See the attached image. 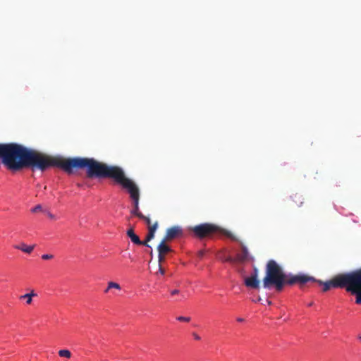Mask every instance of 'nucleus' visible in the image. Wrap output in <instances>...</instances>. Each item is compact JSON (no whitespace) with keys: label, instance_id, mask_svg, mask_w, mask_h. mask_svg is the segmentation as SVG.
<instances>
[{"label":"nucleus","instance_id":"7ed1b4c3","mask_svg":"<svg viewBox=\"0 0 361 361\" xmlns=\"http://www.w3.org/2000/svg\"><path fill=\"white\" fill-rule=\"evenodd\" d=\"M323 286L322 290L328 291L330 288H345L351 295L355 296V303L361 305V268L356 270L335 276L331 281L323 283L316 281Z\"/></svg>","mask_w":361,"mask_h":361},{"label":"nucleus","instance_id":"f3484780","mask_svg":"<svg viewBox=\"0 0 361 361\" xmlns=\"http://www.w3.org/2000/svg\"><path fill=\"white\" fill-rule=\"evenodd\" d=\"M225 262H230V263H235L237 262V257H232L231 256H228L224 259Z\"/></svg>","mask_w":361,"mask_h":361},{"label":"nucleus","instance_id":"4be33fe9","mask_svg":"<svg viewBox=\"0 0 361 361\" xmlns=\"http://www.w3.org/2000/svg\"><path fill=\"white\" fill-rule=\"evenodd\" d=\"M43 212L47 214V215L51 219H55V216L52 214L48 210H43Z\"/></svg>","mask_w":361,"mask_h":361},{"label":"nucleus","instance_id":"a878e982","mask_svg":"<svg viewBox=\"0 0 361 361\" xmlns=\"http://www.w3.org/2000/svg\"><path fill=\"white\" fill-rule=\"evenodd\" d=\"M159 272L161 274H162V275H164V273H165V271H164V269H163V267H161V265H159Z\"/></svg>","mask_w":361,"mask_h":361},{"label":"nucleus","instance_id":"6e6552de","mask_svg":"<svg viewBox=\"0 0 361 361\" xmlns=\"http://www.w3.org/2000/svg\"><path fill=\"white\" fill-rule=\"evenodd\" d=\"M35 246V245H27L26 244L22 243L19 245H15V248L20 250L25 253L30 254L33 251Z\"/></svg>","mask_w":361,"mask_h":361},{"label":"nucleus","instance_id":"ddd939ff","mask_svg":"<svg viewBox=\"0 0 361 361\" xmlns=\"http://www.w3.org/2000/svg\"><path fill=\"white\" fill-rule=\"evenodd\" d=\"M59 355L61 357H66L69 359L71 357V353L68 350L63 349L59 351Z\"/></svg>","mask_w":361,"mask_h":361},{"label":"nucleus","instance_id":"9d476101","mask_svg":"<svg viewBox=\"0 0 361 361\" xmlns=\"http://www.w3.org/2000/svg\"><path fill=\"white\" fill-rule=\"evenodd\" d=\"M127 235L130 238L131 241L137 245L141 243V240H140V238L135 233L134 230L133 228H130L127 231L126 233Z\"/></svg>","mask_w":361,"mask_h":361},{"label":"nucleus","instance_id":"393cba45","mask_svg":"<svg viewBox=\"0 0 361 361\" xmlns=\"http://www.w3.org/2000/svg\"><path fill=\"white\" fill-rule=\"evenodd\" d=\"M192 336H193L194 338L197 341H200L201 339L200 336L195 332L192 333Z\"/></svg>","mask_w":361,"mask_h":361},{"label":"nucleus","instance_id":"423d86ee","mask_svg":"<svg viewBox=\"0 0 361 361\" xmlns=\"http://www.w3.org/2000/svg\"><path fill=\"white\" fill-rule=\"evenodd\" d=\"M245 285L251 288L257 289L259 288V281L258 280V275L252 274L249 277L245 279Z\"/></svg>","mask_w":361,"mask_h":361},{"label":"nucleus","instance_id":"1a4fd4ad","mask_svg":"<svg viewBox=\"0 0 361 361\" xmlns=\"http://www.w3.org/2000/svg\"><path fill=\"white\" fill-rule=\"evenodd\" d=\"M238 262H244L248 259V251L245 246L242 245V251L236 255Z\"/></svg>","mask_w":361,"mask_h":361},{"label":"nucleus","instance_id":"6ab92c4d","mask_svg":"<svg viewBox=\"0 0 361 361\" xmlns=\"http://www.w3.org/2000/svg\"><path fill=\"white\" fill-rule=\"evenodd\" d=\"M165 256H166V255H161V254H158V262H159V265H161V263L164 262V260H165Z\"/></svg>","mask_w":361,"mask_h":361},{"label":"nucleus","instance_id":"c85d7f7f","mask_svg":"<svg viewBox=\"0 0 361 361\" xmlns=\"http://www.w3.org/2000/svg\"><path fill=\"white\" fill-rule=\"evenodd\" d=\"M253 274H256L258 275V271H257V269L256 268L254 269Z\"/></svg>","mask_w":361,"mask_h":361},{"label":"nucleus","instance_id":"cd10ccee","mask_svg":"<svg viewBox=\"0 0 361 361\" xmlns=\"http://www.w3.org/2000/svg\"><path fill=\"white\" fill-rule=\"evenodd\" d=\"M237 321L238 322H244V319L241 318V317H238V318H237Z\"/></svg>","mask_w":361,"mask_h":361},{"label":"nucleus","instance_id":"9b49d317","mask_svg":"<svg viewBox=\"0 0 361 361\" xmlns=\"http://www.w3.org/2000/svg\"><path fill=\"white\" fill-rule=\"evenodd\" d=\"M291 199L297 207H300L304 203V197L301 194L295 193L291 196Z\"/></svg>","mask_w":361,"mask_h":361},{"label":"nucleus","instance_id":"0eeeda50","mask_svg":"<svg viewBox=\"0 0 361 361\" xmlns=\"http://www.w3.org/2000/svg\"><path fill=\"white\" fill-rule=\"evenodd\" d=\"M167 241L162 239L160 243L157 246L158 253L166 255L167 253L172 251L171 247L166 245Z\"/></svg>","mask_w":361,"mask_h":361},{"label":"nucleus","instance_id":"b1692460","mask_svg":"<svg viewBox=\"0 0 361 361\" xmlns=\"http://www.w3.org/2000/svg\"><path fill=\"white\" fill-rule=\"evenodd\" d=\"M148 242L149 241H147V238H146L145 241H142L141 240V243L137 244V245H145V246H147V247H149V245L148 244Z\"/></svg>","mask_w":361,"mask_h":361},{"label":"nucleus","instance_id":"f8f14e48","mask_svg":"<svg viewBox=\"0 0 361 361\" xmlns=\"http://www.w3.org/2000/svg\"><path fill=\"white\" fill-rule=\"evenodd\" d=\"M37 296V293H35L33 290H31L30 293H26L25 295H23L20 296V300H23V298H27V300H26V303L27 305H30L32 301V297Z\"/></svg>","mask_w":361,"mask_h":361},{"label":"nucleus","instance_id":"5701e85b","mask_svg":"<svg viewBox=\"0 0 361 361\" xmlns=\"http://www.w3.org/2000/svg\"><path fill=\"white\" fill-rule=\"evenodd\" d=\"M180 292L178 289H173V290H170V294L171 295H178V294H180Z\"/></svg>","mask_w":361,"mask_h":361},{"label":"nucleus","instance_id":"aec40b11","mask_svg":"<svg viewBox=\"0 0 361 361\" xmlns=\"http://www.w3.org/2000/svg\"><path fill=\"white\" fill-rule=\"evenodd\" d=\"M54 255L50 254H44L42 255V258L44 260L51 259H53Z\"/></svg>","mask_w":361,"mask_h":361},{"label":"nucleus","instance_id":"f03ea898","mask_svg":"<svg viewBox=\"0 0 361 361\" xmlns=\"http://www.w3.org/2000/svg\"><path fill=\"white\" fill-rule=\"evenodd\" d=\"M310 281H316V279L305 274L287 276L276 262L270 259L266 266V275L262 280V285L266 289L274 287L276 291L281 292L286 284L291 286L298 283L300 288H302L305 283Z\"/></svg>","mask_w":361,"mask_h":361},{"label":"nucleus","instance_id":"412c9836","mask_svg":"<svg viewBox=\"0 0 361 361\" xmlns=\"http://www.w3.org/2000/svg\"><path fill=\"white\" fill-rule=\"evenodd\" d=\"M146 238H147V241H150L151 240H152L154 238V233L148 231V233H147Z\"/></svg>","mask_w":361,"mask_h":361},{"label":"nucleus","instance_id":"20e7f679","mask_svg":"<svg viewBox=\"0 0 361 361\" xmlns=\"http://www.w3.org/2000/svg\"><path fill=\"white\" fill-rule=\"evenodd\" d=\"M190 230L193 233L194 236L199 239L211 238L214 235H221L233 240H237V238L230 231L214 224H201L190 228Z\"/></svg>","mask_w":361,"mask_h":361},{"label":"nucleus","instance_id":"bb28decb","mask_svg":"<svg viewBox=\"0 0 361 361\" xmlns=\"http://www.w3.org/2000/svg\"><path fill=\"white\" fill-rule=\"evenodd\" d=\"M204 254V252L203 250H200V251L198 252V256L200 257H202Z\"/></svg>","mask_w":361,"mask_h":361},{"label":"nucleus","instance_id":"f257e3e1","mask_svg":"<svg viewBox=\"0 0 361 361\" xmlns=\"http://www.w3.org/2000/svg\"><path fill=\"white\" fill-rule=\"evenodd\" d=\"M51 167H59L68 174H73L77 169H86V175L89 178L114 180L129 194L133 206L130 212L131 214L143 220L148 226L152 225L150 219L140 211L139 186L126 176L121 167L108 165L93 158L56 157L16 142L6 143V169L8 170L16 172L30 169L32 171L35 170L44 171Z\"/></svg>","mask_w":361,"mask_h":361},{"label":"nucleus","instance_id":"39448f33","mask_svg":"<svg viewBox=\"0 0 361 361\" xmlns=\"http://www.w3.org/2000/svg\"><path fill=\"white\" fill-rule=\"evenodd\" d=\"M183 235V228L179 226H173L167 228L166 235L163 240L169 242L172 240L178 238H180Z\"/></svg>","mask_w":361,"mask_h":361},{"label":"nucleus","instance_id":"c756f323","mask_svg":"<svg viewBox=\"0 0 361 361\" xmlns=\"http://www.w3.org/2000/svg\"><path fill=\"white\" fill-rule=\"evenodd\" d=\"M110 289L111 288H109V286H108L107 288L105 289L104 292L108 293Z\"/></svg>","mask_w":361,"mask_h":361},{"label":"nucleus","instance_id":"2eb2a0df","mask_svg":"<svg viewBox=\"0 0 361 361\" xmlns=\"http://www.w3.org/2000/svg\"><path fill=\"white\" fill-rule=\"evenodd\" d=\"M109 288H115L117 290H121V286L118 283L110 281L109 282Z\"/></svg>","mask_w":361,"mask_h":361},{"label":"nucleus","instance_id":"7c9ffc66","mask_svg":"<svg viewBox=\"0 0 361 361\" xmlns=\"http://www.w3.org/2000/svg\"><path fill=\"white\" fill-rule=\"evenodd\" d=\"M358 338L361 341V335L358 336Z\"/></svg>","mask_w":361,"mask_h":361},{"label":"nucleus","instance_id":"4468645a","mask_svg":"<svg viewBox=\"0 0 361 361\" xmlns=\"http://www.w3.org/2000/svg\"><path fill=\"white\" fill-rule=\"evenodd\" d=\"M158 228V222L156 221L154 224L148 226V231L155 234L156 230Z\"/></svg>","mask_w":361,"mask_h":361},{"label":"nucleus","instance_id":"a211bd4d","mask_svg":"<svg viewBox=\"0 0 361 361\" xmlns=\"http://www.w3.org/2000/svg\"><path fill=\"white\" fill-rule=\"evenodd\" d=\"M39 211H42V207L41 204H37L31 209V212L33 213H36Z\"/></svg>","mask_w":361,"mask_h":361},{"label":"nucleus","instance_id":"dca6fc26","mask_svg":"<svg viewBox=\"0 0 361 361\" xmlns=\"http://www.w3.org/2000/svg\"><path fill=\"white\" fill-rule=\"evenodd\" d=\"M176 319L179 322H189L191 320V318L190 317H183V316L178 317Z\"/></svg>","mask_w":361,"mask_h":361}]
</instances>
